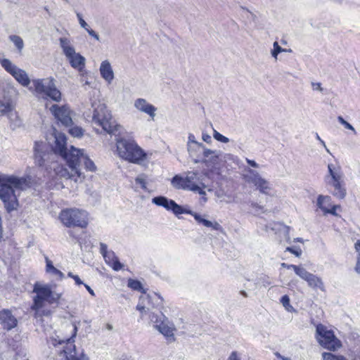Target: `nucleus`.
Segmentation results:
<instances>
[{
    "label": "nucleus",
    "instance_id": "25",
    "mask_svg": "<svg viewBox=\"0 0 360 360\" xmlns=\"http://www.w3.org/2000/svg\"><path fill=\"white\" fill-rule=\"evenodd\" d=\"M45 262L46 274L56 280L61 281L63 279L64 274L53 266L52 261L48 257H45Z\"/></svg>",
    "mask_w": 360,
    "mask_h": 360
},
{
    "label": "nucleus",
    "instance_id": "57",
    "mask_svg": "<svg viewBox=\"0 0 360 360\" xmlns=\"http://www.w3.org/2000/svg\"><path fill=\"white\" fill-rule=\"evenodd\" d=\"M246 162L247 163L252 167H255V168H258L259 167V165L255 161V160H250L248 158H246Z\"/></svg>",
    "mask_w": 360,
    "mask_h": 360
},
{
    "label": "nucleus",
    "instance_id": "34",
    "mask_svg": "<svg viewBox=\"0 0 360 360\" xmlns=\"http://www.w3.org/2000/svg\"><path fill=\"white\" fill-rule=\"evenodd\" d=\"M293 270L295 271V273L299 276L302 279L306 281L307 278L309 276V275L311 274V273H309V271H307L306 270V269H304L302 266L301 265H296L295 267H293Z\"/></svg>",
    "mask_w": 360,
    "mask_h": 360
},
{
    "label": "nucleus",
    "instance_id": "14",
    "mask_svg": "<svg viewBox=\"0 0 360 360\" xmlns=\"http://www.w3.org/2000/svg\"><path fill=\"white\" fill-rule=\"evenodd\" d=\"M49 110L55 118L60 122L63 125L70 126L72 124V112L68 105H65L59 106L54 104L51 105Z\"/></svg>",
    "mask_w": 360,
    "mask_h": 360
},
{
    "label": "nucleus",
    "instance_id": "33",
    "mask_svg": "<svg viewBox=\"0 0 360 360\" xmlns=\"http://www.w3.org/2000/svg\"><path fill=\"white\" fill-rule=\"evenodd\" d=\"M171 205H172V207H171L170 210H172L175 215H179L181 214L191 213V210H187V209L182 207L181 206L179 205L177 203H176V202L174 200L173 202H171Z\"/></svg>",
    "mask_w": 360,
    "mask_h": 360
},
{
    "label": "nucleus",
    "instance_id": "61",
    "mask_svg": "<svg viewBox=\"0 0 360 360\" xmlns=\"http://www.w3.org/2000/svg\"><path fill=\"white\" fill-rule=\"evenodd\" d=\"M296 265H294V264H288L286 263H282L281 264V266L282 267H284V268H287L288 269H293V267H295Z\"/></svg>",
    "mask_w": 360,
    "mask_h": 360
},
{
    "label": "nucleus",
    "instance_id": "5",
    "mask_svg": "<svg viewBox=\"0 0 360 360\" xmlns=\"http://www.w3.org/2000/svg\"><path fill=\"white\" fill-rule=\"evenodd\" d=\"M172 186L176 189L190 191L201 195V200L206 202L207 186L202 181V176L198 172L190 171L186 173L184 176L175 175L171 180Z\"/></svg>",
    "mask_w": 360,
    "mask_h": 360
},
{
    "label": "nucleus",
    "instance_id": "40",
    "mask_svg": "<svg viewBox=\"0 0 360 360\" xmlns=\"http://www.w3.org/2000/svg\"><path fill=\"white\" fill-rule=\"evenodd\" d=\"M290 297L288 295H283L281 298V303L283 306V307L288 311H292L294 310L293 307L290 303Z\"/></svg>",
    "mask_w": 360,
    "mask_h": 360
},
{
    "label": "nucleus",
    "instance_id": "28",
    "mask_svg": "<svg viewBox=\"0 0 360 360\" xmlns=\"http://www.w3.org/2000/svg\"><path fill=\"white\" fill-rule=\"evenodd\" d=\"M309 287L313 289H319L321 291L325 290L324 284L321 278L315 274H311L305 281Z\"/></svg>",
    "mask_w": 360,
    "mask_h": 360
},
{
    "label": "nucleus",
    "instance_id": "18",
    "mask_svg": "<svg viewBox=\"0 0 360 360\" xmlns=\"http://www.w3.org/2000/svg\"><path fill=\"white\" fill-rule=\"evenodd\" d=\"M222 159V152L217 150H211L207 148L204 149V153L200 159H195L194 162H203L205 164L215 165Z\"/></svg>",
    "mask_w": 360,
    "mask_h": 360
},
{
    "label": "nucleus",
    "instance_id": "13",
    "mask_svg": "<svg viewBox=\"0 0 360 360\" xmlns=\"http://www.w3.org/2000/svg\"><path fill=\"white\" fill-rule=\"evenodd\" d=\"M1 67L22 86H27L30 84V79L27 73L19 68L11 60L8 58L0 59Z\"/></svg>",
    "mask_w": 360,
    "mask_h": 360
},
{
    "label": "nucleus",
    "instance_id": "12",
    "mask_svg": "<svg viewBox=\"0 0 360 360\" xmlns=\"http://www.w3.org/2000/svg\"><path fill=\"white\" fill-rule=\"evenodd\" d=\"M243 179L248 184H253L260 193L269 195L271 191L270 183L263 178L259 173L252 169H245Z\"/></svg>",
    "mask_w": 360,
    "mask_h": 360
},
{
    "label": "nucleus",
    "instance_id": "38",
    "mask_svg": "<svg viewBox=\"0 0 360 360\" xmlns=\"http://www.w3.org/2000/svg\"><path fill=\"white\" fill-rule=\"evenodd\" d=\"M322 360H347L342 355H335L329 352H323L322 354Z\"/></svg>",
    "mask_w": 360,
    "mask_h": 360
},
{
    "label": "nucleus",
    "instance_id": "2",
    "mask_svg": "<svg viewBox=\"0 0 360 360\" xmlns=\"http://www.w3.org/2000/svg\"><path fill=\"white\" fill-rule=\"evenodd\" d=\"M65 331L70 332V335H63L60 332L56 333L49 338L48 343L54 347L61 346L65 360H88V358L82 352L76 351L73 338L77 335V328L75 324L68 323L63 326Z\"/></svg>",
    "mask_w": 360,
    "mask_h": 360
},
{
    "label": "nucleus",
    "instance_id": "54",
    "mask_svg": "<svg viewBox=\"0 0 360 360\" xmlns=\"http://www.w3.org/2000/svg\"><path fill=\"white\" fill-rule=\"evenodd\" d=\"M86 31L89 33V34L90 36L94 37L96 40H97V41L100 40L99 35L95 31H94L93 30L90 29V27H89Z\"/></svg>",
    "mask_w": 360,
    "mask_h": 360
},
{
    "label": "nucleus",
    "instance_id": "8",
    "mask_svg": "<svg viewBox=\"0 0 360 360\" xmlns=\"http://www.w3.org/2000/svg\"><path fill=\"white\" fill-rule=\"evenodd\" d=\"M61 223L66 227L86 228L89 224L88 213L84 210L78 208H66L59 214Z\"/></svg>",
    "mask_w": 360,
    "mask_h": 360
},
{
    "label": "nucleus",
    "instance_id": "6",
    "mask_svg": "<svg viewBox=\"0 0 360 360\" xmlns=\"http://www.w3.org/2000/svg\"><path fill=\"white\" fill-rule=\"evenodd\" d=\"M92 115L86 114L87 117H91L94 124L102 127L104 131L116 135L120 133L122 127L112 120L110 112L105 103L100 101H94L91 103Z\"/></svg>",
    "mask_w": 360,
    "mask_h": 360
},
{
    "label": "nucleus",
    "instance_id": "17",
    "mask_svg": "<svg viewBox=\"0 0 360 360\" xmlns=\"http://www.w3.org/2000/svg\"><path fill=\"white\" fill-rule=\"evenodd\" d=\"M328 192L335 198L342 200L347 195V188L345 179L338 181L325 183Z\"/></svg>",
    "mask_w": 360,
    "mask_h": 360
},
{
    "label": "nucleus",
    "instance_id": "58",
    "mask_svg": "<svg viewBox=\"0 0 360 360\" xmlns=\"http://www.w3.org/2000/svg\"><path fill=\"white\" fill-rule=\"evenodd\" d=\"M222 159H224V160H233V155L231 153H222Z\"/></svg>",
    "mask_w": 360,
    "mask_h": 360
},
{
    "label": "nucleus",
    "instance_id": "30",
    "mask_svg": "<svg viewBox=\"0 0 360 360\" xmlns=\"http://www.w3.org/2000/svg\"><path fill=\"white\" fill-rule=\"evenodd\" d=\"M316 205L320 208L323 212L330 207L332 204L331 197L329 195H319L317 198Z\"/></svg>",
    "mask_w": 360,
    "mask_h": 360
},
{
    "label": "nucleus",
    "instance_id": "3",
    "mask_svg": "<svg viewBox=\"0 0 360 360\" xmlns=\"http://www.w3.org/2000/svg\"><path fill=\"white\" fill-rule=\"evenodd\" d=\"M28 186L29 182L25 178L0 174V199L4 202L8 212L13 211L18 207L13 188L23 190Z\"/></svg>",
    "mask_w": 360,
    "mask_h": 360
},
{
    "label": "nucleus",
    "instance_id": "55",
    "mask_svg": "<svg viewBox=\"0 0 360 360\" xmlns=\"http://www.w3.org/2000/svg\"><path fill=\"white\" fill-rule=\"evenodd\" d=\"M188 214H191L192 215L194 219L198 222V223H201L202 222V220H203V218L198 214L195 213V212H193L192 210H191V213H189Z\"/></svg>",
    "mask_w": 360,
    "mask_h": 360
},
{
    "label": "nucleus",
    "instance_id": "20",
    "mask_svg": "<svg viewBox=\"0 0 360 360\" xmlns=\"http://www.w3.org/2000/svg\"><path fill=\"white\" fill-rule=\"evenodd\" d=\"M18 323L16 318L8 309H2L0 311V324L4 329L10 330L14 328Z\"/></svg>",
    "mask_w": 360,
    "mask_h": 360
},
{
    "label": "nucleus",
    "instance_id": "9",
    "mask_svg": "<svg viewBox=\"0 0 360 360\" xmlns=\"http://www.w3.org/2000/svg\"><path fill=\"white\" fill-rule=\"evenodd\" d=\"M33 85L36 94L41 98H50L55 102H60L61 101L62 94L56 88L54 79H36L33 81Z\"/></svg>",
    "mask_w": 360,
    "mask_h": 360
},
{
    "label": "nucleus",
    "instance_id": "4",
    "mask_svg": "<svg viewBox=\"0 0 360 360\" xmlns=\"http://www.w3.org/2000/svg\"><path fill=\"white\" fill-rule=\"evenodd\" d=\"M116 152L120 158L128 162L141 166L148 162V154L132 139H117Z\"/></svg>",
    "mask_w": 360,
    "mask_h": 360
},
{
    "label": "nucleus",
    "instance_id": "35",
    "mask_svg": "<svg viewBox=\"0 0 360 360\" xmlns=\"http://www.w3.org/2000/svg\"><path fill=\"white\" fill-rule=\"evenodd\" d=\"M10 40L14 44L19 52H21L24 48V42L22 39L18 35H11Z\"/></svg>",
    "mask_w": 360,
    "mask_h": 360
},
{
    "label": "nucleus",
    "instance_id": "45",
    "mask_svg": "<svg viewBox=\"0 0 360 360\" xmlns=\"http://www.w3.org/2000/svg\"><path fill=\"white\" fill-rule=\"evenodd\" d=\"M338 120L341 124H342L345 127V129L352 131L354 135L356 134V131L353 127V126L348 122H347L342 116H338Z\"/></svg>",
    "mask_w": 360,
    "mask_h": 360
},
{
    "label": "nucleus",
    "instance_id": "36",
    "mask_svg": "<svg viewBox=\"0 0 360 360\" xmlns=\"http://www.w3.org/2000/svg\"><path fill=\"white\" fill-rule=\"evenodd\" d=\"M354 248L357 252L356 263L354 268L355 271L360 274V240H358L354 244Z\"/></svg>",
    "mask_w": 360,
    "mask_h": 360
},
{
    "label": "nucleus",
    "instance_id": "1",
    "mask_svg": "<svg viewBox=\"0 0 360 360\" xmlns=\"http://www.w3.org/2000/svg\"><path fill=\"white\" fill-rule=\"evenodd\" d=\"M53 136L55 141L53 150L55 153H58L66 161L69 169L56 162H52L50 169H53L55 174L58 177L66 179H75L76 181L77 178L80 177L82 174L79 165L75 160L77 153H70L69 148L66 147V137L65 134L54 129Z\"/></svg>",
    "mask_w": 360,
    "mask_h": 360
},
{
    "label": "nucleus",
    "instance_id": "63",
    "mask_svg": "<svg viewBox=\"0 0 360 360\" xmlns=\"http://www.w3.org/2000/svg\"><path fill=\"white\" fill-rule=\"evenodd\" d=\"M279 358H281L282 360H291L290 358H284L281 354H276Z\"/></svg>",
    "mask_w": 360,
    "mask_h": 360
},
{
    "label": "nucleus",
    "instance_id": "64",
    "mask_svg": "<svg viewBox=\"0 0 360 360\" xmlns=\"http://www.w3.org/2000/svg\"><path fill=\"white\" fill-rule=\"evenodd\" d=\"M68 276L69 277H70V278H73V277H74V276H75V275H74L72 272H69V273H68Z\"/></svg>",
    "mask_w": 360,
    "mask_h": 360
},
{
    "label": "nucleus",
    "instance_id": "19",
    "mask_svg": "<svg viewBox=\"0 0 360 360\" xmlns=\"http://www.w3.org/2000/svg\"><path fill=\"white\" fill-rule=\"evenodd\" d=\"M327 167V173L323 177L324 183L338 181L345 179L343 172L340 165L330 163Z\"/></svg>",
    "mask_w": 360,
    "mask_h": 360
},
{
    "label": "nucleus",
    "instance_id": "49",
    "mask_svg": "<svg viewBox=\"0 0 360 360\" xmlns=\"http://www.w3.org/2000/svg\"><path fill=\"white\" fill-rule=\"evenodd\" d=\"M286 251L290 252L294 254L295 256H297L298 257H300V255L302 254V250H300V248L295 249V248H291V247H288L286 248Z\"/></svg>",
    "mask_w": 360,
    "mask_h": 360
},
{
    "label": "nucleus",
    "instance_id": "7",
    "mask_svg": "<svg viewBox=\"0 0 360 360\" xmlns=\"http://www.w3.org/2000/svg\"><path fill=\"white\" fill-rule=\"evenodd\" d=\"M33 292L36 293V295L33 298L32 309L34 310L36 313L44 307L45 302L50 304H56L62 296V292L53 291L50 285L39 283L34 284Z\"/></svg>",
    "mask_w": 360,
    "mask_h": 360
},
{
    "label": "nucleus",
    "instance_id": "15",
    "mask_svg": "<svg viewBox=\"0 0 360 360\" xmlns=\"http://www.w3.org/2000/svg\"><path fill=\"white\" fill-rule=\"evenodd\" d=\"M134 107L138 112L148 115L150 120H155L158 108L150 103L146 99L143 98L135 99L134 101Z\"/></svg>",
    "mask_w": 360,
    "mask_h": 360
},
{
    "label": "nucleus",
    "instance_id": "39",
    "mask_svg": "<svg viewBox=\"0 0 360 360\" xmlns=\"http://www.w3.org/2000/svg\"><path fill=\"white\" fill-rule=\"evenodd\" d=\"M128 287L137 291L142 292L143 290L141 283L137 280L129 279Z\"/></svg>",
    "mask_w": 360,
    "mask_h": 360
},
{
    "label": "nucleus",
    "instance_id": "26",
    "mask_svg": "<svg viewBox=\"0 0 360 360\" xmlns=\"http://www.w3.org/2000/svg\"><path fill=\"white\" fill-rule=\"evenodd\" d=\"M105 262L111 266L115 271H120L122 269L123 265L120 262L117 257L113 251H110L103 257Z\"/></svg>",
    "mask_w": 360,
    "mask_h": 360
},
{
    "label": "nucleus",
    "instance_id": "27",
    "mask_svg": "<svg viewBox=\"0 0 360 360\" xmlns=\"http://www.w3.org/2000/svg\"><path fill=\"white\" fill-rule=\"evenodd\" d=\"M206 147L202 143H196V146L195 144L193 145H188L187 146V150L189 153V155L195 159H200L202 158V155L204 153V149H205Z\"/></svg>",
    "mask_w": 360,
    "mask_h": 360
},
{
    "label": "nucleus",
    "instance_id": "59",
    "mask_svg": "<svg viewBox=\"0 0 360 360\" xmlns=\"http://www.w3.org/2000/svg\"><path fill=\"white\" fill-rule=\"evenodd\" d=\"M73 279L75 281V283L77 285L84 284L83 282L82 281V280L79 278V277L78 276H77V275L74 276Z\"/></svg>",
    "mask_w": 360,
    "mask_h": 360
},
{
    "label": "nucleus",
    "instance_id": "52",
    "mask_svg": "<svg viewBox=\"0 0 360 360\" xmlns=\"http://www.w3.org/2000/svg\"><path fill=\"white\" fill-rule=\"evenodd\" d=\"M228 360H241V359H240V354H238V352L234 351L231 353L230 356H229Z\"/></svg>",
    "mask_w": 360,
    "mask_h": 360
},
{
    "label": "nucleus",
    "instance_id": "23",
    "mask_svg": "<svg viewBox=\"0 0 360 360\" xmlns=\"http://www.w3.org/2000/svg\"><path fill=\"white\" fill-rule=\"evenodd\" d=\"M154 298H155V296L153 297L148 295H143L140 297L139 303L136 306V309L141 313L142 316L144 313L155 307V304L153 302Z\"/></svg>",
    "mask_w": 360,
    "mask_h": 360
},
{
    "label": "nucleus",
    "instance_id": "31",
    "mask_svg": "<svg viewBox=\"0 0 360 360\" xmlns=\"http://www.w3.org/2000/svg\"><path fill=\"white\" fill-rule=\"evenodd\" d=\"M174 200L171 199H168L165 196H157L152 199V202L158 206L163 207L167 210H171V202H173Z\"/></svg>",
    "mask_w": 360,
    "mask_h": 360
},
{
    "label": "nucleus",
    "instance_id": "37",
    "mask_svg": "<svg viewBox=\"0 0 360 360\" xmlns=\"http://www.w3.org/2000/svg\"><path fill=\"white\" fill-rule=\"evenodd\" d=\"M274 49L271 51V54L273 58H274L276 60L278 58V55L280 53L285 52L287 51L286 49H283L277 41H274L273 44Z\"/></svg>",
    "mask_w": 360,
    "mask_h": 360
},
{
    "label": "nucleus",
    "instance_id": "46",
    "mask_svg": "<svg viewBox=\"0 0 360 360\" xmlns=\"http://www.w3.org/2000/svg\"><path fill=\"white\" fill-rule=\"evenodd\" d=\"M70 134L74 137H81L83 135V130L81 127H73L69 129Z\"/></svg>",
    "mask_w": 360,
    "mask_h": 360
},
{
    "label": "nucleus",
    "instance_id": "16",
    "mask_svg": "<svg viewBox=\"0 0 360 360\" xmlns=\"http://www.w3.org/2000/svg\"><path fill=\"white\" fill-rule=\"evenodd\" d=\"M69 150L70 153H77V155L75 158V160L79 165V167H80V164L83 163L86 170L90 172L96 171V167L94 162L89 159V156L86 153H84V150L83 149H78L71 146Z\"/></svg>",
    "mask_w": 360,
    "mask_h": 360
},
{
    "label": "nucleus",
    "instance_id": "47",
    "mask_svg": "<svg viewBox=\"0 0 360 360\" xmlns=\"http://www.w3.org/2000/svg\"><path fill=\"white\" fill-rule=\"evenodd\" d=\"M340 205H333L330 207H329L328 210H326L325 212H323L324 215L327 214H330L333 216H338V213L336 212V210L338 208H340Z\"/></svg>",
    "mask_w": 360,
    "mask_h": 360
},
{
    "label": "nucleus",
    "instance_id": "11",
    "mask_svg": "<svg viewBox=\"0 0 360 360\" xmlns=\"http://www.w3.org/2000/svg\"><path fill=\"white\" fill-rule=\"evenodd\" d=\"M316 338L318 342L324 348L335 351L341 346V342L335 337L332 330L323 324L316 327Z\"/></svg>",
    "mask_w": 360,
    "mask_h": 360
},
{
    "label": "nucleus",
    "instance_id": "24",
    "mask_svg": "<svg viewBox=\"0 0 360 360\" xmlns=\"http://www.w3.org/2000/svg\"><path fill=\"white\" fill-rule=\"evenodd\" d=\"M156 329L167 339L173 341L175 340L174 335L175 327L174 324L170 323L167 319L163 323L158 324Z\"/></svg>",
    "mask_w": 360,
    "mask_h": 360
},
{
    "label": "nucleus",
    "instance_id": "44",
    "mask_svg": "<svg viewBox=\"0 0 360 360\" xmlns=\"http://www.w3.org/2000/svg\"><path fill=\"white\" fill-rule=\"evenodd\" d=\"M213 137L215 140L217 141H219L221 143H226L229 142V139L226 136L221 134L219 131H217L215 129H213Z\"/></svg>",
    "mask_w": 360,
    "mask_h": 360
},
{
    "label": "nucleus",
    "instance_id": "42",
    "mask_svg": "<svg viewBox=\"0 0 360 360\" xmlns=\"http://www.w3.org/2000/svg\"><path fill=\"white\" fill-rule=\"evenodd\" d=\"M202 224L205 226L210 227L212 229L216 230V231H219V230L221 229V225L218 222H217V221L212 222L211 221H209V220H207L205 219H203Z\"/></svg>",
    "mask_w": 360,
    "mask_h": 360
},
{
    "label": "nucleus",
    "instance_id": "22",
    "mask_svg": "<svg viewBox=\"0 0 360 360\" xmlns=\"http://www.w3.org/2000/svg\"><path fill=\"white\" fill-rule=\"evenodd\" d=\"M45 144L42 142H36L34 146V159L35 162L39 167H46V161L47 157L49 155L44 151Z\"/></svg>",
    "mask_w": 360,
    "mask_h": 360
},
{
    "label": "nucleus",
    "instance_id": "53",
    "mask_svg": "<svg viewBox=\"0 0 360 360\" xmlns=\"http://www.w3.org/2000/svg\"><path fill=\"white\" fill-rule=\"evenodd\" d=\"M311 86L313 90L314 91H319L320 92H322L323 90L321 86V84L319 82H311Z\"/></svg>",
    "mask_w": 360,
    "mask_h": 360
},
{
    "label": "nucleus",
    "instance_id": "51",
    "mask_svg": "<svg viewBox=\"0 0 360 360\" xmlns=\"http://www.w3.org/2000/svg\"><path fill=\"white\" fill-rule=\"evenodd\" d=\"M100 252L103 257L107 255L110 251L108 250V246L106 244L101 243H100Z\"/></svg>",
    "mask_w": 360,
    "mask_h": 360
},
{
    "label": "nucleus",
    "instance_id": "41",
    "mask_svg": "<svg viewBox=\"0 0 360 360\" xmlns=\"http://www.w3.org/2000/svg\"><path fill=\"white\" fill-rule=\"evenodd\" d=\"M202 224L205 226L210 227L212 229L216 230V231H219V230L221 229V225L218 222H217V221L212 222L211 221H209V220H207L205 219H203Z\"/></svg>",
    "mask_w": 360,
    "mask_h": 360
},
{
    "label": "nucleus",
    "instance_id": "32",
    "mask_svg": "<svg viewBox=\"0 0 360 360\" xmlns=\"http://www.w3.org/2000/svg\"><path fill=\"white\" fill-rule=\"evenodd\" d=\"M167 318L162 313L160 314H156L155 313H151L150 314V320L152 323H154V328L156 329V326L158 324H160L164 321H167Z\"/></svg>",
    "mask_w": 360,
    "mask_h": 360
},
{
    "label": "nucleus",
    "instance_id": "29",
    "mask_svg": "<svg viewBox=\"0 0 360 360\" xmlns=\"http://www.w3.org/2000/svg\"><path fill=\"white\" fill-rule=\"evenodd\" d=\"M14 109V106L10 98H0V116L11 113Z\"/></svg>",
    "mask_w": 360,
    "mask_h": 360
},
{
    "label": "nucleus",
    "instance_id": "21",
    "mask_svg": "<svg viewBox=\"0 0 360 360\" xmlns=\"http://www.w3.org/2000/svg\"><path fill=\"white\" fill-rule=\"evenodd\" d=\"M101 77L110 84L115 79V73L112 67L108 60H103L99 68Z\"/></svg>",
    "mask_w": 360,
    "mask_h": 360
},
{
    "label": "nucleus",
    "instance_id": "48",
    "mask_svg": "<svg viewBox=\"0 0 360 360\" xmlns=\"http://www.w3.org/2000/svg\"><path fill=\"white\" fill-rule=\"evenodd\" d=\"M77 19L79 20V23L80 25V26L84 28L85 30H86L89 26V25L85 22V20L83 19L82 18V15L81 13H77Z\"/></svg>",
    "mask_w": 360,
    "mask_h": 360
},
{
    "label": "nucleus",
    "instance_id": "62",
    "mask_svg": "<svg viewBox=\"0 0 360 360\" xmlns=\"http://www.w3.org/2000/svg\"><path fill=\"white\" fill-rule=\"evenodd\" d=\"M319 142H320V143H321V145L325 148V149H326V152L330 154V150L327 148V146H326V143L324 142V141L321 139Z\"/></svg>",
    "mask_w": 360,
    "mask_h": 360
},
{
    "label": "nucleus",
    "instance_id": "43",
    "mask_svg": "<svg viewBox=\"0 0 360 360\" xmlns=\"http://www.w3.org/2000/svg\"><path fill=\"white\" fill-rule=\"evenodd\" d=\"M135 183L139 185L141 188L145 191L147 190V183L146 176L144 174H140L135 179Z\"/></svg>",
    "mask_w": 360,
    "mask_h": 360
},
{
    "label": "nucleus",
    "instance_id": "50",
    "mask_svg": "<svg viewBox=\"0 0 360 360\" xmlns=\"http://www.w3.org/2000/svg\"><path fill=\"white\" fill-rule=\"evenodd\" d=\"M200 142L197 141L196 138L194 134L190 133L188 136V141H187V146L188 145H193L195 144L196 146V143H199Z\"/></svg>",
    "mask_w": 360,
    "mask_h": 360
},
{
    "label": "nucleus",
    "instance_id": "10",
    "mask_svg": "<svg viewBox=\"0 0 360 360\" xmlns=\"http://www.w3.org/2000/svg\"><path fill=\"white\" fill-rule=\"evenodd\" d=\"M60 46L63 53L68 60L70 65L78 71H82L85 67L86 59L80 53H77L70 40L66 37L59 39Z\"/></svg>",
    "mask_w": 360,
    "mask_h": 360
},
{
    "label": "nucleus",
    "instance_id": "60",
    "mask_svg": "<svg viewBox=\"0 0 360 360\" xmlns=\"http://www.w3.org/2000/svg\"><path fill=\"white\" fill-rule=\"evenodd\" d=\"M84 287L86 288V289L88 290V292L92 295V296H95V293H94V291L91 288V287L89 285H88L87 284H84Z\"/></svg>",
    "mask_w": 360,
    "mask_h": 360
},
{
    "label": "nucleus",
    "instance_id": "56",
    "mask_svg": "<svg viewBox=\"0 0 360 360\" xmlns=\"http://www.w3.org/2000/svg\"><path fill=\"white\" fill-rule=\"evenodd\" d=\"M202 139L205 142H206V143H212V137H211L209 134H206V133H203V134H202Z\"/></svg>",
    "mask_w": 360,
    "mask_h": 360
}]
</instances>
